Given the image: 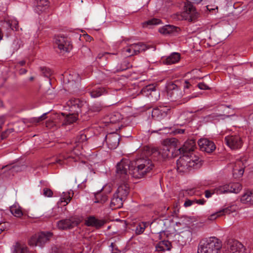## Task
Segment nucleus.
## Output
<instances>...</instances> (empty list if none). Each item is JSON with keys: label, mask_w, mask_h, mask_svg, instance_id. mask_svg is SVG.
<instances>
[{"label": "nucleus", "mask_w": 253, "mask_h": 253, "mask_svg": "<svg viewBox=\"0 0 253 253\" xmlns=\"http://www.w3.org/2000/svg\"><path fill=\"white\" fill-rule=\"evenodd\" d=\"M174 139H166L164 142V145L159 149H154L153 150V155H158L159 159H166L168 158L169 154L172 152L174 148Z\"/></svg>", "instance_id": "nucleus-5"}, {"label": "nucleus", "mask_w": 253, "mask_h": 253, "mask_svg": "<svg viewBox=\"0 0 253 253\" xmlns=\"http://www.w3.org/2000/svg\"><path fill=\"white\" fill-rule=\"evenodd\" d=\"M224 140L226 145L233 150L240 149L243 144L241 137L237 134H231L226 136Z\"/></svg>", "instance_id": "nucleus-9"}, {"label": "nucleus", "mask_w": 253, "mask_h": 253, "mask_svg": "<svg viewBox=\"0 0 253 253\" xmlns=\"http://www.w3.org/2000/svg\"><path fill=\"white\" fill-rule=\"evenodd\" d=\"M48 6V0H37V5L35 8V11L38 14H40L47 9Z\"/></svg>", "instance_id": "nucleus-26"}, {"label": "nucleus", "mask_w": 253, "mask_h": 253, "mask_svg": "<svg viewBox=\"0 0 253 253\" xmlns=\"http://www.w3.org/2000/svg\"><path fill=\"white\" fill-rule=\"evenodd\" d=\"M10 211L11 213L17 217H20L23 215V212L20 207L14 205L10 207Z\"/></svg>", "instance_id": "nucleus-35"}, {"label": "nucleus", "mask_w": 253, "mask_h": 253, "mask_svg": "<svg viewBox=\"0 0 253 253\" xmlns=\"http://www.w3.org/2000/svg\"><path fill=\"white\" fill-rule=\"evenodd\" d=\"M171 243L167 240L162 241L156 246V251L158 252L165 251L170 250Z\"/></svg>", "instance_id": "nucleus-28"}, {"label": "nucleus", "mask_w": 253, "mask_h": 253, "mask_svg": "<svg viewBox=\"0 0 253 253\" xmlns=\"http://www.w3.org/2000/svg\"><path fill=\"white\" fill-rule=\"evenodd\" d=\"M64 82L68 84V87L71 89L77 88L81 81L80 75L76 73H64L63 75Z\"/></svg>", "instance_id": "nucleus-10"}, {"label": "nucleus", "mask_w": 253, "mask_h": 253, "mask_svg": "<svg viewBox=\"0 0 253 253\" xmlns=\"http://www.w3.org/2000/svg\"><path fill=\"white\" fill-rule=\"evenodd\" d=\"M76 221H72L69 219H65L59 220L57 223V226L60 229L65 230L70 229L77 225Z\"/></svg>", "instance_id": "nucleus-20"}, {"label": "nucleus", "mask_w": 253, "mask_h": 253, "mask_svg": "<svg viewBox=\"0 0 253 253\" xmlns=\"http://www.w3.org/2000/svg\"><path fill=\"white\" fill-rule=\"evenodd\" d=\"M198 86L200 89H210V88L204 83H200L198 84Z\"/></svg>", "instance_id": "nucleus-50"}, {"label": "nucleus", "mask_w": 253, "mask_h": 253, "mask_svg": "<svg viewBox=\"0 0 253 253\" xmlns=\"http://www.w3.org/2000/svg\"><path fill=\"white\" fill-rule=\"evenodd\" d=\"M179 28L170 25H167L159 29V32L164 35H169L177 32Z\"/></svg>", "instance_id": "nucleus-27"}, {"label": "nucleus", "mask_w": 253, "mask_h": 253, "mask_svg": "<svg viewBox=\"0 0 253 253\" xmlns=\"http://www.w3.org/2000/svg\"><path fill=\"white\" fill-rule=\"evenodd\" d=\"M54 43L62 54L69 52L72 49V45L69 39L64 36L57 35L55 36Z\"/></svg>", "instance_id": "nucleus-6"}, {"label": "nucleus", "mask_w": 253, "mask_h": 253, "mask_svg": "<svg viewBox=\"0 0 253 253\" xmlns=\"http://www.w3.org/2000/svg\"><path fill=\"white\" fill-rule=\"evenodd\" d=\"M148 225V223L146 222H142L139 223L136 227V234L140 235L142 234Z\"/></svg>", "instance_id": "nucleus-36"}, {"label": "nucleus", "mask_w": 253, "mask_h": 253, "mask_svg": "<svg viewBox=\"0 0 253 253\" xmlns=\"http://www.w3.org/2000/svg\"><path fill=\"white\" fill-rule=\"evenodd\" d=\"M237 209V206L236 205H232L222 209L219 211V212H220L222 215L229 214L236 211Z\"/></svg>", "instance_id": "nucleus-30"}, {"label": "nucleus", "mask_w": 253, "mask_h": 253, "mask_svg": "<svg viewBox=\"0 0 253 253\" xmlns=\"http://www.w3.org/2000/svg\"><path fill=\"white\" fill-rule=\"evenodd\" d=\"M27 72V70L24 68H21L19 71V74L20 75H24L26 74Z\"/></svg>", "instance_id": "nucleus-56"}, {"label": "nucleus", "mask_w": 253, "mask_h": 253, "mask_svg": "<svg viewBox=\"0 0 253 253\" xmlns=\"http://www.w3.org/2000/svg\"><path fill=\"white\" fill-rule=\"evenodd\" d=\"M51 236L52 233L50 232H42L39 234L33 236L30 238L29 244L31 246L42 247Z\"/></svg>", "instance_id": "nucleus-8"}, {"label": "nucleus", "mask_w": 253, "mask_h": 253, "mask_svg": "<svg viewBox=\"0 0 253 253\" xmlns=\"http://www.w3.org/2000/svg\"><path fill=\"white\" fill-rule=\"evenodd\" d=\"M203 0H195V3H199L201 2Z\"/></svg>", "instance_id": "nucleus-62"}, {"label": "nucleus", "mask_w": 253, "mask_h": 253, "mask_svg": "<svg viewBox=\"0 0 253 253\" xmlns=\"http://www.w3.org/2000/svg\"><path fill=\"white\" fill-rule=\"evenodd\" d=\"M51 253H62L60 249H58L57 247H53L52 249Z\"/></svg>", "instance_id": "nucleus-54"}, {"label": "nucleus", "mask_w": 253, "mask_h": 253, "mask_svg": "<svg viewBox=\"0 0 253 253\" xmlns=\"http://www.w3.org/2000/svg\"><path fill=\"white\" fill-rule=\"evenodd\" d=\"M168 96L172 101H174L182 97L181 91L179 89L178 86L172 84L169 85L168 91Z\"/></svg>", "instance_id": "nucleus-15"}, {"label": "nucleus", "mask_w": 253, "mask_h": 253, "mask_svg": "<svg viewBox=\"0 0 253 253\" xmlns=\"http://www.w3.org/2000/svg\"><path fill=\"white\" fill-rule=\"evenodd\" d=\"M199 13L191 2H187L184 6V11L181 13L176 14L174 18L177 20H185L192 22L198 17Z\"/></svg>", "instance_id": "nucleus-4"}, {"label": "nucleus", "mask_w": 253, "mask_h": 253, "mask_svg": "<svg viewBox=\"0 0 253 253\" xmlns=\"http://www.w3.org/2000/svg\"><path fill=\"white\" fill-rule=\"evenodd\" d=\"M191 85L189 82L185 81L184 85V90L185 92H187L186 90L188 89Z\"/></svg>", "instance_id": "nucleus-52"}, {"label": "nucleus", "mask_w": 253, "mask_h": 253, "mask_svg": "<svg viewBox=\"0 0 253 253\" xmlns=\"http://www.w3.org/2000/svg\"><path fill=\"white\" fill-rule=\"evenodd\" d=\"M78 114L72 113L65 114L62 113L58 116L59 119L62 122V125H69L75 123L78 118Z\"/></svg>", "instance_id": "nucleus-16"}, {"label": "nucleus", "mask_w": 253, "mask_h": 253, "mask_svg": "<svg viewBox=\"0 0 253 253\" xmlns=\"http://www.w3.org/2000/svg\"><path fill=\"white\" fill-rule=\"evenodd\" d=\"M221 242L217 238L211 237L200 242L198 253H219L221 248Z\"/></svg>", "instance_id": "nucleus-3"}, {"label": "nucleus", "mask_w": 253, "mask_h": 253, "mask_svg": "<svg viewBox=\"0 0 253 253\" xmlns=\"http://www.w3.org/2000/svg\"><path fill=\"white\" fill-rule=\"evenodd\" d=\"M223 253H247V250L241 242L235 240H229L226 249Z\"/></svg>", "instance_id": "nucleus-7"}, {"label": "nucleus", "mask_w": 253, "mask_h": 253, "mask_svg": "<svg viewBox=\"0 0 253 253\" xmlns=\"http://www.w3.org/2000/svg\"><path fill=\"white\" fill-rule=\"evenodd\" d=\"M84 104V101L76 98H72L66 103L67 106L69 107L70 111L77 114L81 112V108Z\"/></svg>", "instance_id": "nucleus-13"}, {"label": "nucleus", "mask_w": 253, "mask_h": 253, "mask_svg": "<svg viewBox=\"0 0 253 253\" xmlns=\"http://www.w3.org/2000/svg\"><path fill=\"white\" fill-rule=\"evenodd\" d=\"M196 142L193 140H189L186 141L183 147L179 149L180 153H183V155L181 156L176 162L177 169L180 172H186L189 168H199L201 166V161L199 158L190 153L194 150Z\"/></svg>", "instance_id": "nucleus-2"}, {"label": "nucleus", "mask_w": 253, "mask_h": 253, "mask_svg": "<svg viewBox=\"0 0 253 253\" xmlns=\"http://www.w3.org/2000/svg\"><path fill=\"white\" fill-rule=\"evenodd\" d=\"M215 193L214 191L212 193H211L210 191L209 190H206L205 191V196L206 198H209L210 197H211V195L214 193Z\"/></svg>", "instance_id": "nucleus-55"}, {"label": "nucleus", "mask_w": 253, "mask_h": 253, "mask_svg": "<svg viewBox=\"0 0 253 253\" xmlns=\"http://www.w3.org/2000/svg\"><path fill=\"white\" fill-rule=\"evenodd\" d=\"M181 234H182L181 236H182V235H187L188 236H190L191 235V232L189 230L186 231L185 232H182Z\"/></svg>", "instance_id": "nucleus-58"}, {"label": "nucleus", "mask_w": 253, "mask_h": 253, "mask_svg": "<svg viewBox=\"0 0 253 253\" xmlns=\"http://www.w3.org/2000/svg\"><path fill=\"white\" fill-rule=\"evenodd\" d=\"M57 126V121L52 120H49L46 122V126L48 128H52Z\"/></svg>", "instance_id": "nucleus-44"}, {"label": "nucleus", "mask_w": 253, "mask_h": 253, "mask_svg": "<svg viewBox=\"0 0 253 253\" xmlns=\"http://www.w3.org/2000/svg\"><path fill=\"white\" fill-rule=\"evenodd\" d=\"M124 182L123 184L118 187L115 194H117L119 197L125 200L129 193V187L127 184L125 183L126 182Z\"/></svg>", "instance_id": "nucleus-24"}, {"label": "nucleus", "mask_w": 253, "mask_h": 253, "mask_svg": "<svg viewBox=\"0 0 253 253\" xmlns=\"http://www.w3.org/2000/svg\"><path fill=\"white\" fill-rule=\"evenodd\" d=\"M229 186V193H238L242 189V186L239 183H233L228 184Z\"/></svg>", "instance_id": "nucleus-33"}, {"label": "nucleus", "mask_w": 253, "mask_h": 253, "mask_svg": "<svg viewBox=\"0 0 253 253\" xmlns=\"http://www.w3.org/2000/svg\"><path fill=\"white\" fill-rule=\"evenodd\" d=\"M108 200V197L106 195H101L100 194L96 196L94 201L95 203H100L101 204L105 203Z\"/></svg>", "instance_id": "nucleus-41"}, {"label": "nucleus", "mask_w": 253, "mask_h": 253, "mask_svg": "<svg viewBox=\"0 0 253 253\" xmlns=\"http://www.w3.org/2000/svg\"><path fill=\"white\" fill-rule=\"evenodd\" d=\"M170 113V109L168 107H163L160 109H155L152 111V116L156 119L161 121L166 118Z\"/></svg>", "instance_id": "nucleus-19"}, {"label": "nucleus", "mask_w": 253, "mask_h": 253, "mask_svg": "<svg viewBox=\"0 0 253 253\" xmlns=\"http://www.w3.org/2000/svg\"><path fill=\"white\" fill-rule=\"evenodd\" d=\"M117 54V52L116 53H109V52H105L104 54H103L102 55H101V54H99L98 55V57L99 58H101L103 56L105 55H106V54H113V55H116Z\"/></svg>", "instance_id": "nucleus-57"}, {"label": "nucleus", "mask_w": 253, "mask_h": 253, "mask_svg": "<svg viewBox=\"0 0 253 253\" xmlns=\"http://www.w3.org/2000/svg\"><path fill=\"white\" fill-rule=\"evenodd\" d=\"M110 247L112 248V250H114V249L117 250L116 248H115V244L113 243H111Z\"/></svg>", "instance_id": "nucleus-61"}, {"label": "nucleus", "mask_w": 253, "mask_h": 253, "mask_svg": "<svg viewBox=\"0 0 253 253\" xmlns=\"http://www.w3.org/2000/svg\"><path fill=\"white\" fill-rule=\"evenodd\" d=\"M195 203L194 200H186L184 204V206L185 207H188L191 206L192 205Z\"/></svg>", "instance_id": "nucleus-51"}, {"label": "nucleus", "mask_w": 253, "mask_h": 253, "mask_svg": "<svg viewBox=\"0 0 253 253\" xmlns=\"http://www.w3.org/2000/svg\"><path fill=\"white\" fill-rule=\"evenodd\" d=\"M214 192L217 194L229 193V186L228 184L219 186L214 189Z\"/></svg>", "instance_id": "nucleus-38"}, {"label": "nucleus", "mask_w": 253, "mask_h": 253, "mask_svg": "<svg viewBox=\"0 0 253 253\" xmlns=\"http://www.w3.org/2000/svg\"><path fill=\"white\" fill-rule=\"evenodd\" d=\"M154 166L149 159H142L131 163L128 159H123L116 168V176L123 182H126L131 175L139 179L143 177L152 169Z\"/></svg>", "instance_id": "nucleus-1"}, {"label": "nucleus", "mask_w": 253, "mask_h": 253, "mask_svg": "<svg viewBox=\"0 0 253 253\" xmlns=\"http://www.w3.org/2000/svg\"><path fill=\"white\" fill-rule=\"evenodd\" d=\"M43 195L45 197H50L53 195V192L50 189L45 188L43 190Z\"/></svg>", "instance_id": "nucleus-46"}, {"label": "nucleus", "mask_w": 253, "mask_h": 253, "mask_svg": "<svg viewBox=\"0 0 253 253\" xmlns=\"http://www.w3.org/2000/svg\"><path fill=\"white\" fill-rule=\"evenodd\" d=\"M123 52L125 56L127 57L135 55V53L134 44H130L124 48L123 49Z\"/></svg>", "instance_id": "nucleus-34"}, {"label": "nucleus", "mask_w": 253, "mask_h": 253, "mask_svg": "<svg viewBox=\"0 0 253 253\" xmlns=\"http://www.w3.org/2000/svg\"><path fill=\"white\" fill-rule=\"evenodd\" d=\"M133 44L135 54H137L140 52L144 51L148 48L146 44L141 42L135 43H133Z\"/></svg>", "instance_id": "nucleus-37"}, {"label": "nucleus", "mask_w": 253, "mask_h": 253, "mask_svg": "<svg viewBox=\"0 0 253 253\" xmlns=\"http://www.w3.org/2000/svg\"><path fill=\"white\" fill-rule=\"evenodd\" d=\"M195 203H197L199 205H204L206 202V201L204 199H200V200H194Z\"/></svg>", "instance_id": "nucleus-53"}, {"label": "nucleus", "mask_w": 253, "mask_h": 253, "mask_svg": "<svg viewBox=\"0 0 253 253\" xmlns=\"http://www.w3.org/2000/svg\"><path fill=\"white\" fill-rule=\"evenodd\" d=\"M122 118L121 114L118 112H115L106 116L103 121V123L106 126H108L110 124H116L119 122Z\"/></svg>", "instance_id": "nucleus-21"}, {"label": "nucleus", "mask_w": 253, "mask_h": 253, "mask_svg": "<svg viewBox=\"0 0 253 253\" xmlns=\"http://www.w3.org/2000/svg\"><path fill=\"white\" fill-rule=\"evenodd\" d=\"M180 58V55L178 53L173 52L169 56L166 58H163L162 59V61L165 64L170 65L178 62Z\"/></svg>", "instance_id": "nucleus-25"}, {"label": "nucleus", "mask_w": 253, "mask_h": 253, "mask_svg": "<svg viewBox=\"0 0 253 253\" xmlns=\"http://www.w3.org/2000/svg\"><path fill=\"white\" fill-rule=\"evenodd\" d=\"M184 129H180V131H179V132L181 133H184Z\"/></svg>", "instance_id": "nucleus-64"}, {"label": "nucleus", "mask_w": 253, "mask_h": 253, "mask_svg": "<svg viewBox=\"0 0 253 253\" xmlns=\"http://www.w3.org/2000/svg\"><path fill=\"white\" fill-rule=\"evenodd\" d=\"M198 143L200 150L207 153H212L216 148L214 143L207 138H201Z\"/></svg>", "instance_id": "nucleus-12"}, {"label": "nucleus", "mask_w": 253, "mask_h": 253, "mask_svg": "<svg viewBox=\"0 0 253 253\" xmlns=\"http://www.w3.org/2000/svg\"><path fill=\"white\" fill-rule=\"evenodd\" d=\"M85 223L87 226H91L96 229H99L104 225L105 221L104 220L99 219L93 216H90L86 218Z\"/></svg>", "instance_id": "nucleus-18"}, {"label": "nucleus", "mask_w": 253, "mask_h": 253, "mask_svg": "<svg viewBox=\"0 0 253 253\" xmlns=\"http://www.w3.org/2000/svg\"><path fill=\"white\" fill-rule=\"evenodd\" d=\"M162 23V21L158 18H152L149 19L142 23L143 27L151 28V26L156 25H159Z\"/></svg>", "instance_id": "nucleus-31"}, {"label": "nucleus", "mask_w": 253, "mask_h": 253, "mask_svg": "<svg viewBox=\"0 0 253 253\" xmlns=\"http://www.w3.org/2000/svg\"><path fill=\"white\" fill-rule=\"evenodd\" d=\"M124 201L117 194L114 193L111 200L110 207L112 210L121 208Z\"/></svg>", "instance_id": "nucleus-23"}, {"label": "nucleus", "mask_w": 253, "mask_h": 253, "mask_svg": "<svg viewBox=\"0 0 253 253\" xmlns=\"http://www.w3.org/2000/svg\"><path fill=\"white\" fill-rule=\"evenodd\" d=\"M41 70L42 72L43 75L46 77H48L50 76L51 73L49 68L46 67H41Z\"/></svg>", "instance_id": "nucleus-43"}, {"label": "nucleus", "mask_w": 253, "mask_h": 253, "mask_svg": "<svg viewBox=\"0 0 253 253\" xmlns=\"http://www.w3.org/2000/svg\"><path fill=\"white\" fill-rule=\"evenodd\" d=\"M54 209L49 211L50 213L48 214V217H52L56 215V213H53Z\"/></svg>", "instance_id": "nucleus-59"}, {"label": "nucleus", "mask_w": 253, "mask_h": 253, "mask_svg": "<svg viewBox=\"0 0 253 253\" xmlns=\"http://www.w3.org/2000/svg\"><path fill=\"white\" fill-rule=\"evenodd\" d=\"M241 201L244 204L253 203V190L247 191L241 197Z\"/></svg>", "instance_id": "nucleus-29"}, {"label": "nucleus", "mask_w": 253, "mask_h": 253, "mask_svg": "<svg viewBox=\"0 0 253 253\" xmlns=\"http://www.w3.org/2000/svg\"><path fill=\"white\" fill-rule=\"evenodd\" d=\"M46 115V113H44L42 114L41 116L38 117V118H35L33 119V123H39L41 121L44 120L45 119V116Z\"/></svg>", "instance_id": "nucleus-49"}, {"label": "nucleus", "mask_w": 253, "mask_h": 253, "mask_svg": "<svg viewBox=\"0 0 253 253\" xmlns=\"http://www.w3.org/2000/svg\"><path fill=\"white\" fill-rule=\"evenodd\" d=\"M120 137L117 133H110L105 137L108 147L111 149H116L119 145Z\"/></svg>", "instance_id": "nucleus-14"}, {"label": "nucleus", "mask_w": 253, "mask_h": 253, "mask_svg": "<svg viewBox=\"0 0 253 253\" xmlns=\"http://www.w3.org/2000/svg\"><path fill=\"white\" fill-rule=\"evenodd\" d=\"M34 79V77H31L30 78H29V80L30 81H33Z\"/></svg>", "instance_id": "nucleus-63"}, {"label": "nucleus", "mask_w": 253, "mask_h": 253, "mask_svg": "<svg viewBox=\"0 0 253 253\" xmlns=\"http://www.w3.org/2000/svg\"><path fill=\"white\" fill-rule=\"evenodd\" d=\"M26 63V61L24 60L20 61L18 62V64L21 66H24Z\"/></svg>", "instance_id": "nucleus-60"}, {"label": "nucleus", "mask_w": 253, "mask_h": 253, "mask_svg": "<svg viewBox=\"0 0 253 253\" xmlns=\"http://www.w3.org/2000/svg\"><path fill=\"white\" fill-rule=\"evenodd\" d=\"M77 140L79 143H82L86 140V135L84 133H81L80 135L77 136Z\"/></svg>", "instance_id": "nucleus-47"}, {"label": "nucleus", "mask_w": 253, "mask_h": 253, "mask_svg": "<svg viewBox=\"0 0 253 253\" xmlns=\"http://www.w3.org/2000/svg\"><path fill=\"white\" fill-rule=\"evenodd\" d=\"M131 66V65L127 61H125L122 63V67L120 68V71L126 70L127 69L130 67Z\"/></svg>", "instance_id": "nucleus-45"}, {"label": "nucleus", "mask_w": 253, "mask_h": 253, "mask_svg": "<svg viewBox=\"0 0 253 253\" xmlns=\"http://www.w3.org/2000/svg\"><path fill=\"white\" fill-rule=\"evenodd\" d=\"M141 92L146 95H150L153 101H157L160 97V93L153 85L149 84L143 87Z\"/></svg>", "instance_id": "nucleus-17"}, {"label": "nucleus", "mask_w": 253, "mask_h": 253, "mask_svg": "<svg viewBox=\"0 0 253 253\" xmlns=\"http://www.w3.org/2000/svg\"><path fill=\"white\" fill-rule=\"evenodd\" d=\"M63 195L61 198V202H64L65 204L64 206L67 205L71 201L72 197L74 194L73 192L71 193H63Z\"/></svg>", "instance_id": "nucleus-40"}, {"label": "nucleus", "mask_w": 253, "mask_h": 253, "mask_svg": "<svg viewBox=\"0 0 253 253\" xmlns=\"http://www.w3.org/2000/svg\"><path fill=\"white\" fill-rule=\"evenodd\" d=\"M243 160H238L235 163L234 168H233V174L236 175L237 177H241L243 175L245 168V164L244 163Z\"/></svg>", "instance_id": "nucleus-22"}, {"label": "nucleus", "mask_w": 253, "mask_h": 253, "mask_svg": "<svg viewBox=\"0 0 253 253\" xmlns=\"http://www.w3.org/2000/svg\"><path fill=\"white\" fill-rule=\"evenodd\" d=\"M80 154V153L78 152V149L75 148L70 154H60L57 158L56 163L62 165L67 164L72 160L77 161Z\"/></svg>", "instance_id": "nucleus-11"}, {"label": "nucleus", "mask_w": 253, "mask_h": 253, "mask_svg": "<svg viewBox=\"0 0 253 253\" xmlns=\"http://www.w3.org/2000/svg\"><path fill=\"white\" fill-rule=\"evenodd\" d=\"M103 108L102 105L99 103H96L93 104L89 110L92 112H99Z\"/></svg>", "instance_id": "nucleus-42"}, {"label": "nucleus", "mask_w": 253, "mask_h": 253, "mask_svg": "<svg viewBox=\"0 0 253 253\" xmlns=\"http://www.w3.org/2000/svg\"><path fill=\"white\" fill-rule=\"evenodd\" d=\"M14 253H31V252L25 245L17 244L15 246Z\"/></svg>", "instance_id": "nucleus-32"}, {"label": "nucleus", "mask_w": 253, "mask_h": 253, "mask_svg": "<svg viewBox=\"0 0 253 253\" xmlns=\"http://www.w3.org/2000/svg\"><path fill=\"white\" fill-rule=\"evenodd\" d=\"M221 214L219 212V211L211 214L209 217L208 219L210 220H213L215 219L217 217L221 216Z\"/></svg>", "instance_id": "nucleus-48"}, {"label": "nucleus", "mask_w": 253, "mask_h": 253, "mask_svg": "<svg viewBox=\"0 0 253 253\" xmlns=\"http://www.w3.org/2000/svg\"><path fill=\"white\" fill-rule=\"evenodd\" d=\"M105 91V90L104 88L98 87L91 91L90 92V94L92 97L96 98L102 95Z\"/></svg>", "instance_id": "nucleus-39"}]
</instances>
